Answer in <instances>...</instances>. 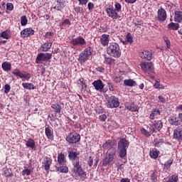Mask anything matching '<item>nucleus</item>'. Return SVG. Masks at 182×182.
<instances>
[{"instance_id":"obj_57","label":"nucleus","mask_w":182,"mask_h":182,"mask_svg":"<svg viewBox=\"0 0 182 182\" xmlns=\"http://www.w3.org/2000/svg\"><path fill=\"white\" fill-rule=\"evenodd\" d=\"M87 6L89 11H93V9H95V4L92 2H89Z\"/></svg>"},{"instance_id":"obj_53","label":"nucleus","mask_w":182,"mask_h":182,"mask_svg":"<svg viewBox=\"0 0 182 182\" xmlns=\"http://www.w3.org/2000/svg\"><path fill=\"white\" fill-rule=\"evenodd\" d=\"M46 38L48 39H52V38H53V33L52 32H47L46 34Z\"/></svg>"},{"instance_id":"obj_44","label":"nucleus","mask_w":182,"mask_h":182,"mask_svg":"<svg viewBox=\"0 0 182 182\" xmlns=\"http://www.w3.org/2000/svg\"><path fill=\"white\" fill-rule=\"evenodd\" d=\"M12 68V65L11 63L4 62L2 63V68L3 69H11Z\"/></svg>"},{"instance_id":"obj_4","label":"nucleus","mask_w":182,"mask_h":182,"mask_svg":"<svg viewBox=\"0 0 182 182\" xmlns=\"http://www.w3.org/2000/svg\"><path fill=\"white\" fill-rule=\"evenodd\" d=\"M71 171L79 176L81 181H84L86 179V172L80 164H73V169H71Z\"/></svg>"},{"instance_id":"obj_21","label":"nucleus","mask_w":182,"mask_h":182,"mask_svg":"<svg viewBox=\"0 0 182 182\" xmlns=\"http://www.w3.org/2000/svg\"><path fill=\"white\" fill-rule=\"evenodd\" d=\"M50 164H52V159L49 157H46L43 160V167L46 172L48 173L50 171Z\"/></svg>"},{"instance_id":"obj_10","label":"nucleus","mask_w":182,"mask_h":182,"mask_svg":"<svg viewBox=\"0 0 182 182\" xmlns=\"http://www.w3.org/2000/svg\"><path fill=\"white\" fill-rule=\"evenodd\" d=\"M52 59V53H41L37 55L36 62V63H41L42 62H48Z\"/></svg>"},{"instance_id":"obj_23","label":"nucleus","mask_w":182,"mask_h":182,"mask_svg":"<svg viewBox=\"0 0 182 182\" xmlns=\"http://www.w3.org/2000/svg\"><path fill=\"white\" fill-rule=\"evenodd\" d=\"M50 107L54 109V112L59 114L62 111V103L60 102H57L52 105Z\"/></svg>"},{"instance_id":"obj_27","label":"nucleus","mask_w":182,"mask_h":182,"mask_svg":"<svg viewBox=\"0 0 182 182\" xmlns=\"http://www.w3.org/2000/svg\"><path fill=\"white\" fill-rule=\"evenodd\" d=\"M52 40H49V42H47L41 46V50L43 52H48L50 48H52Z\"/></svg>"},{"instance_id":"obj_54","label":"nucleus","mask_w":182,"mask_h":182,"mask_svg":"<svg viewBox=\"0 0 182 182\" xmlns=\"http://www.w3.org/2000/svg\"><path fill=\"white\" fill-rule=\"evenodd\" d=\"M114 82L119 83L122 81V77L114 76Z\"/></svg>"},{"instance_id":"obj_62","label":"nucleus","mask_w":182,"mask_h":182,"mask_svg":"<svg viewBox=\"0 0 182 182\" xmlns=\"http://www.w3.org/2000/svg\"><path fill=\"white\" fill-rule=\"evenodd\" d=\"M137 0H124L127 4H134Z\"/></svg>"},{"instance_id":"obj_32","label":"nucleus","mask_w":182,"mask_h":182,"mask_svg":"<svg viewBox=\"0 0 182 182\" xmlns=\"http://www.w3.org/2000/svg\"><path fill=\"white\" fill-rule=\"evenodd\" d=\"M159 115H161V112L159 109H156L151 112V114H149V119L153 120Z\"/></svg>"},{"instance_id":"obj_6","label":"nucleus","mask_w":182,"mask_h":182,"mask_svg":"<svg viewBox=\"0 0 182 182\" xmlns=\"http://www.w3.org/2000/svg\"><path fill=\"white\" fill-rule=\"evenodd\" d=\"M120 102H119V99L114 95L107 97V102H105V106L108 109H116L118 108Z\"/></svg>"},{"instance_id":"obj_5","label":"nucleus","mask_w":182,"mask_h":182,"mask_svg":"<svg viewBox=\"0 0 182 182\" xmlns=\"http://www.w3.org/2000/svg\"><path fill=\"white\" fill-rule=\"evenodd\" d=\"M65 141L69 144H76L80 141V134L75 131L70 132L65 136Z\"/></svg>"},{"instance_id":"obj_45","label":"nucleus","mask_w":182,"mask_h":182,"mask_svg":"<svg viewBox=\"0 0 182 182\" xmlns=\"http://www.w3.org/2000/svg\"><path fill=\"white\" fill-rule=\"evenodd\" d=\"M164 144V141L163 139H159V141H156V143H154V146L156 148H161Z\"/></svg>"},{"instance_id":"obj_11","label":"nucleus","mask_w":182,"mask_h":182,"mask_svg":"<svg viewBox=\"0 0 182 182\" xmlns=\"http://www.w3.org/2000/svg\"><path fill=\"white\" fill-rule=\"evenodd\" d=\"M163 128V122L161 120H156L154 121V124L149 127V132L151 133H157L158 132H161Z\"/></svg>"},{"instance_id":"obj_15","label":"nucleus","mask_w":182,"mask_h":182,"mask_svg":"<svg viewBox=\"0 0 182 182\" xmlns=\"http://www.w3.org/2000/svg\"><path fill=\"white\" fill-rule=\"evenodd\" d=\"M105 12H107L108 16H109V18H112V19H117V18L119 17L117 11H116V10L114 9L113 7L106 9Z\"/></svg>"},{"instance_id":"obj_46","label":"nucleus","mask_w":182,"mask_h":182,"mask_svg":"<svg viewBox=\"0 0 182 182\" xmlns=\"http://www.w3.org/2000/svg\"><path fill=\"white\" fill-rule=\"evenodd\" d=\"M63 8H65V6L62 5L59 1H57V5L54 6V9H57V11H60V9H63Z\"/></svg>"},{"instance_id":"obj_59","label":"nucleus","mask_w":182,"mask_h":182,"mask_svg":"<svg viewBox=\"0 0 182 182\" xmlns=\"http://www.w3.org/2000/svg\"><path fill=\"white\" fill-rule=\"evenodd\" d=\"M106 119H107V115L106 114L100 115V120H101V122H106Z\"/></svg>"},{"instance_id":"obj_64","label":"nucleus","mask_w":182,"mask_h":182,"mask_svg":"<svg viewBox=\"0 0 182 182\" xmlns=\"http://www.w3.org/2000/svg\"><path fill=\"white\" fill-rule=\"evenodd\" d=\"M176 110L182 112V105H179L178 107H176Z\"/></svg>"},{"instance_id":"obj_25","label":"nucleus","mask_w":182,"mask_h":182,"mask_svg":"<svg viewBox=\"0 0 182 182\" xmlns=\"http://www.w3.org/2000/svg\"><path fill=\"white\" fill-rule=\"evenodd\" d=\"M168 121L171 126L177 127L178 125V119L176 115L170 116Z\"/></svg>"},{"instance_id":"obj_37","label":"nucleus","mask_w":182,"mask_h":182,"mask_svg":"<svg viewBox=\"0 0 182 182\" xmlns=\"http://www.w3.org/2000/svg\"><path fill=\"white\" fill-rule=\"evenodd\" d=\"M180 28V26L177 23H171L168 25V28L171 31H177Z\"/></svg>"},{"instance_id":"obj_43","label":"nucleus","mask_w":182,"mask_h":182,"mask_svg":"<svg viewBox=\"0 0 182 182\" xmlns=\"http://www.w3.org/2000/svg\"><path fill=\"white\" fill-rule=\"evenodd\" d=\"M77 85H79L82 89H86V84L84 82V78H80L79 80H77Z\"/></svg>"},{"instance_id":"obj_60","label":"nucleus","mask_w":182,"mask_h":182,"mask_svg":"<svg viewBox=\"0 0 182 182\" xmlns=\"http://www.w3.org/2000/svg\"><path fill=\"white\" fill-rule=\"evenodd\" d=\"M63 26L65 25H70V21L69 19H65L62 23Z\"/></svg>"},{"instance_id":"obj_1","label":"nucleus","mask_w":182,"mask_h":182,"mask_svg":"<svg viewBox=\"0 0 182 182\" xmlns=\"http://www.w3.org/2000/svg\"><path fill=\"white\" fill-rule=\"evenodd\" d=\"M115 146H117V141L115 139H108L102 145V149L105 150L108 149L107 155L105 159H103V166L106 167L114 160L116 153Z\"/></svg>"},{"instance_id":"obj_42","label":"nucleus","mask_w":182,"mask_h":182,"mask_svg":"<svg viewBox=\"0 0 182 182\" xmlns=\"http://www.w3.org/2000/svg\"><path fill=\"white\" fill-rule=\"evenodd\" d=\"M178 175H173L169 177L166 182H178Z\"/></svg>"},{"instance_id":"obj_28","label":"nucleus","mask_w":182,"mask_h":182,"mask_svg":"<svg viewBox=\"0 0 182 182\" xmlns=\"http://www.w3.org/2000/svg\"><path fill=\"white\" fill-rule=\"evenodd\" d=\"M141 69H153L154 68V64L149 62H144L140 63Z\"/></svg>"},{"instance_id":"obj_13","label":"nucleus","mask_w":182,"mask_h":182,"mask_svg":"<svg viewBox=\"0 0 182 182\" xmlns=\"http://www.w3.org/2000/svg\"><path fill=\"white\" fill-rule=\"evenodd\" d=\"M173 139L182 141V127H178L173 129Z\"/></svg>"},{"instance_id":"obj_38","label":"nucleus","mask_w":182,"mask_h":182,"mask_svg":"<svg viewBox=\"0 0 182 182\" xmlns=\"http://www.w3.org/2000/svg\"><path fill=\"white\" fill-rule=\"evenodd\" d=\"M31 173H33V169H29L28 167H24V170L21 171V175H23V176H29L31 175Z\"/></svg>"},{"instance_id":"obj_49","label":"nucleus","mask_w":182,"mask_h":182,"mask_svg":"<svg viewBox=\"0 0 182 182\" xmlns=\"http://www.w3.org/2000/svg\"><path fill=\"white\" fill-rule=\"evenodd\" d=\"M115 11H117V12H120V11H122V4H120V3H115Z\"/></svg>"},{"instance_id":"obj_55","label":"nucleus","mask_w":182,"mask_h":182,"mask_svg":"<svg viewBox=\"0 0 182 182\" xmlns=\"http://www.w3.org/2000/svg\"><path fill=\"white\" fill-rule=\"evenodd\" d=\"M11 90V86L9 85H4V93L8 94Z\"/></svg>"},{"instance_id":"obj_3","label":"nucleus","mask_w":182,"mask_h":182,"mask_svg":"<svg viewBox=\"0 0 182 182\" xmlns=\"http://www.w3.org/2000/svg\"><path fill=\"white\" fill-rule=\"evenodd\" d=\"M129 146V141L125 138H122L118 141V150H119V157L124 159L127 157V149Z\"/></svg>"},{"instance_id":"obj_61","label":"nucleus","mask_w":182,"mask_h":182,"mask_svg":"<svg viewBox=\"0 0 182 182\" xmlns=\"http://www.w3.org/2000/svg\"><path fill=\"white\" fill-rule=\"evenodd\" d=\"M80 2V5H86L89 0H78Z\"/></svg>"},{"instance_id":"obj_12","label":"nucleus","mask_w":182,"mask_h":182,"mask_svg":"<svg viewBox=\"0 0 182 182\" xmlns=\"http://www.w3.org/2000/svg\"><path fill=\"white\" fill-rule=\"evenodd\" d=\"M71 44L73 46H85L86 45V41L82 36H78L71 41Z\"/></svg>"},{"instance_id":"obj_35","label":"nucleus","mask_w":182,"mask_h":182,"mask_svg":"<svg viewBox=\"0 0 182 182\" xmlns=\"http://www.w3.org/2000/svg\"><path fill=\"white\" fill-rule=\"evenodd\" d=\"M26 147H28L33 150H35V141L33 139H28V141H26Z\"/></svg>"},{"instance_id":"obj_16","label":"nucleus","mask_w":182,"mask_h":182,"mask_svg":"<svg viewBox=\"0 0 182 182\" xmlns=\"http://www.w3.org/2000/svg\"><path fill=\"white\" fill-rule=\"evenodd\" d=\"M45 134L47 139L53 141L54 139V134H53V129L50 127H46L45 128Z\"/></svg>"},{"instance_id":"obj_31","label":"nucleus","mask_w":182,"mask_h":182,"mask_svg":"<svg viewBox=\"0 0 182 182\" xmlns=\"http://www.w3.org/2000/svg\"><path fill=\"white\" fill-rule=\"evenodd\" d=\"M2 171H3V176H4V177L6 178H9L13 176L11 169H9L8 168H3Z\"/></svg>"},{"instance_id":"obj_56","label":"nucleus","mask_w":182,"mask_h":182,"mask_svg":"<svg viewBox=\"0 0 182 182\" xmlns=\"http://www.w3.org/2000/svg\"><path fill=\"white\" fill-rule=\"evenodd\" d=\"M164 40L165 41L166 43V46L168 48H170V40L168 39V37H164Z\"/></svg>"},{"instance_id":"obj_63","label":"nucleus","mask_w":182,"mask_h":182,"mask_svg":"<svg viewBox=\"0 0 182 182\" xmlns=\"http://www.w3.org/2000/svg\"><path fill=\"white\" fill-rule=\"evenodd\" d=\"M120 182H130V179L127 178H122V180H120Z\"/></svg>"},{"instance_id":"obj_22","label":"nucleus","mask_w":182,"mask_h":182,"mask_svg":"<svg viewBox=\"0 0 182 182\" xmlns=\"http://www.w3.org/2000/svg\"><path fill=\"white\" fill-rule=\"evenodd\" d=\"M57 164L63 165L67 163V160L65 159V155L63 153L60 152L58 154V156L57 157Z\"/></svg>"},{"instance_id":"obj_29","label":"nucleus","mask_w":182,"mask_h":182,"mask_svg":"<svg viewBox=\"0 0 182 182\" xmlns=\"http://www.w3.org/2000/svg\"><path fill=\"white\" fill-rule=\"evenodd\" d=\"M159 156V151L157 149L154 148L152 151H149V156L152 159H157L158 156Z\"/></svg>"},{"instance_id":"obj_52","label":"nucleus","mask_w":182,"mask_h":182,"mask_svg":"<svg viewBox=\"0 0 182 182\" xmlns=\"http://www.w3.org/2000/svg\"><path fill=\"white\" fill-rule=\"evenodd\" d=\"M6 9L8 11H12L14 9V4L12 3H7Z\"/></svg>"},{"instance_id":"obj_50","label":"nucleus","mask_w":182,"mask_h":182,"mask_svg":"<svg viewBox=\"0 0 182 182\" xmlns=\"http://www.w3.org/2000/svg\"><path fill=\"white\" fill-rule=\"evenodd\" d=\"M127 41L129 43H132L133 42V37L132 36V34H130V33L127 34Z\"/></svg>"},{"instance_id":"obj_20","label":"nucleus","mask_w":182,"mask_h":182,"mask_svg":"<svg viewBox=\"0 0 182 182\" xmlns=\"http://www.w3.org/2000/svg\"><path fill=\"white\" fill-rule=\"evenodd\" d=\"M94 161H95V163L93 164V157L92 156L88 157V159H87L88 167L93 166L94 168H96V167H97V164H98V162L100 161V159L96 157V159H95Z\"/></svg>"},{"instance_id":"obj_30","label":"nucleus","mask_w":182,"mask_h":182,"mask_svg":"<svg viewBox=\"0 0 182 182\" xmlns=\"http://www.w3.org/2000/svg\"><path fill=\"white\" fill-rule=\"evenodd\" d=\"M173 160L171 159L166 161L164 163V166H163V170H164L165 172H168V171H169V169H170V167L173 164Z\"/></svg>"},{"instance_id":"obj_47","label":"nucleus","mask_w":182,"mask_h":182,"mask_svg":"<svg viewBox=\"0 0 182 182\" xmlns=\"http://www.w3.org/2000/svg\"><path fill=\"white\" fill-rule=\"evenodd\" d=\"M141 134H144L146 137H149L151 136L149 131L144 129V128H141Z\"/></svg>"},{"instance_id":"obj_33","label":"nucleus","mask_w":182,"mask_h":182,"mask_svg":"<svg viewBox=\"0 0 182 182\" xmlns=\"http://www.w3.org/2000/svg\"><path fill=\"white\" fill-rule=\"evenodd\" d=\"M174 21L175 22H181L182 21V11H176L175 16H174Z\"/></svg>"},{"instance_id":"obj_7","label":"nucleus","mask_w":182,"mask_h":182,"mask_svg":"<svg viewBox=\"0 0 182 182\" xmlns=\"http://www.w3.org/2000/svg\"><path fill=\"white\" fill-rule=\"evenodd\" d=\"M92 53H93V49L92 47H87L84 51H82L79 56L78 60L81 63H85L90 56H92Z\"/></svg>"},{"instance_id":"obj_58","label":"nucleus","mask_w":182,"mask_h":182,"mask_svg":"<svg viewBox=\"0 0 182 182\" xmlns=\"http://www.w3.org/2000/svg\"><path fill=\"white\" fill-rule=\"evenodd\" d=\"M158 100H159V102L161 103H166V98H164V97L162 95L158 96Z\"/></svg>"},{"instance_id":"obj_41","label":"nucleus","mask_w":182,"mask_h":182,"mask_svg":"<svg viewBox=\"0 0 182 182\" xmlns=\"http://www.w3.org/2000/svg\"><path fill=\"white\" fill-rule=\"evenodd\" d=\"M21 26H26V25L28 24V18L26 17V16H22L21 17Z\"/></svg>"},{"instance_id":"obj_34","label":"nucleus","mask_w":182,"mask_h":182,"mask_svg":"<svg viewBox=\"0 0 182 182\" xmlns=\"http://www.w3.org/2000/svg\"><path fill=\"white\" fill-rule=\"evenodd\" d=\"M124 85L127 87H135L136 85V81L130 79L124 80Z\"/></svg>"},{"instance_id":"obj_8","label":"nucleus","mask_w":182,"mask_h":182,"mask_svg":"<svg viewBox=\"0 0 182 182\" xmlns=\"http://www.w3.org/2000/svg\"><path fill=\"white\" fill-rule=\"evenodd\" d=\"M11 75H14L16 79L23 80H29L31 78V75L29 73L21 72L20 70H14L11 72Z\"/></svg>"},{"instance_id":"obj_40","label":"nucleus","mask_w":182,"mask_h":182,"mask_svg":"<svg viewBox=\"0 0 182 182\" xmlns=\"http://www.w3.org/2000/svg\"><path fill=\"white\" fill-rule=\"evenodd\" d=\"M127 110H130V112H137L139 111V107L134 104H131L130 105L127 107Z\"/></svg>"},{"instance_id":"obj_51","label":"nucleus","mask_w":182,"mask_h":182,"mask_svg":"<svg viewBox=\"0 0 182 182\" xmlns=\"http://www.w3.org/2000/svg\"><path fill=\"white\" fill-rule=\"evenodd\" d=\"M159 79L156 80V82L153 85L154 88H159V87L163 86V85H161Z\"/></svg>"},{"instance_id":"obj_9","label":"nucleus","mask_w":182,"mask_h":182,"mask_svg":"<svg viewBox=\"0 0 182 182\" xmlns=\"http://www.w3.org/2000/svg\"><path fill=\"white\" fill-rule=\"evenodd\" d=\"M68 159L71 161L72 165H80L79 153L75 151H69L68 152Z\"/></svg>"},{"instance_id":"obj_18","label":"nucleus","mask_w":182,"mask_h":182,"mask_svg":"<svg viewBox=\"0 0 182 182\" xmlns=\"http://www.w3.org/2000/svg\"><path fill=\"white\" fill-rule=\"evenodd\" d=\"M35 33V31L31 28H25L21 32V38H28Z\"/></svg>"},{"instance_id":"obj_2","label":"nucleus","mask_w":182,"mask_h":182,"mask_svg":"<svg viewBox=\"0 0 182 182\" xmlns=\"http://www.w3.org/2000/svg\"><path fill=\"white\" fill-rule=\"evenodd\" d=\"M108 55L113 58H120L122 56V50L120 46L117 43H110L107 48Z\"/></svg>"},{"instance_id":"obj_24","label":"nucleus","mask_w":182,"mask_h":182,"mask_svg":"<svg viewBox=\"0 0 182 182\" xmlns=\"http://www.w3.org/2000/svg\"><path fill=\"white\" fill-rule=\"evenodd\" d=\"M109 38L110 36L107 34H102L100 38V42L103 46H107L109 45Z\"/></svg>"},{"instance_id":"obj_17","label":"nucleus","mask_w":182,"mask_h":182,"mask_svg":"<svg viewBox=\"0 0 182 182\" xmlns=\"http://www.w3.org/2000/svg\"><path fill=\"white\" fill-rule=\"evenodd\" d=\"M167 19V13L166 10L163 8H161L158 10V21H161V22L166 21Z\"/></svg>"},{"instance_id":"obj_26","label":"nucleus","mask_w":182,"mask_h":182,"mask_svg":"<svg viewBox=\"0 0 182 182\" xmlns=\"http://www.w3.org/2000/svg\"><path fill=\"white\" fill-rule=\"evenodd\" d=\"M92 85L93 87H95V89H96L97 90H102L104 87L101 80L93 81Z\"/></svg>"},{"instance_id":"obj_14","label":"nucleus","mask_w":182,"mask_h":182,"mask_svg":"<svg viewBox=\"0 0 182 182\" xmlns=\"http://www.w3.org/2000/svg\"><path fill=\"white\" fill-rule=\"evenodd\" d=\"M139 56L141 58V59H146V60H151L153 53L147 50H144L139 53Z\"/></svg>"},{"instance_id":"obj_48","label":"nucleus","mask_w":182,"mask_h":182,"mask_svg":"<svg viewBox=\"0 0 182 182\" xmlns=\"http://www.w3.org/2000/svg\"><path fill=\"white\" fill-rule=\"evenodd\" d=\"M74 9L76 14H83V12H85V10H83V9L80 6H77Z\"/></svg>"},{"instance_id":"obj_19","label":"nucleus","mask_w":182,"mask_h":182,"mask_svg":"<svg viewBox=\"0 0 182 182\" xmlns=\"http://www.w3.org/2000/svg\"><path fill=\"white\" fill-rule=\"evenodd\" d=\"M55 170L63 173H67L69 171V168L65 164H55Z\"/></svg>"},{"instance_id":"obj_39","label":"nucleus","mask_w":182,"mask_h":182,"mask_svg":"<svg viewBox=\"0 0 182 182\" xmlns=\"http://www.w3.org/2000/svg\"><path fill=\"white\" fill-rule=\"evenodd\" d=\"M0 36L1 38H4V39H9L11 38V33H9V31L6 30V31L2 32L0 34Z\"/></svg>"},{"instance_id":"obj_36","label":"nucleus","mask_w":182,"mask_h":182,"mask_svg":"<svg viewBox=\"0 0 182 182\" xmlns=\"http://www.w3.org/2000/svg\"><path fill=\"white\" fill-rule=\"evenodd\" d=\"M21 86H23V87H24V89H26L28 90H35V88H36V87L31 82H23L21 84Z\"/></svg>"}]
</instances>
